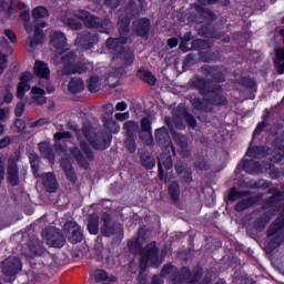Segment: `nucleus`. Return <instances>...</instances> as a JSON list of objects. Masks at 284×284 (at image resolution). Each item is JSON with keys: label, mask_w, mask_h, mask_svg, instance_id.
Masks as SVG:
<instances>
[{"label": "nucleus", "mask_w": 284, "mask_h": 284, "mask_svg": "<svg viewBox=\"0 0 284 284\" xmlns=\"http://www.w3.org/2000/svg\"><path fill=\"white\" fill-rule=\"evenodd\" d=\"M44 239L50 247H63L65 245V239L59 229H51Z\"/></svg>", "instance_id": "4468645a"}, {"label": "nucleus", "mask_w": 284, "mask_h": 284, "mask_svg": "<svg viewBox=\"0 0 284 284\" xmlns=\"http://www.w3.org/2000/svg\"><path fill=\"white\" fill-rule=\"evenodd\" d=\"M75 57L73 52L55 53L53 57L54 65H63V74H83L92 68V64H74Z\"/></svg>", "instance_id": "f257e3e1"}, {"label": "nucleus", "mask_w": 284, "mask_h": 284, "mask_svg": "<svg viewBox=\"0 0 284 284\" xmlns=\"http://www.w3.org/2000/svg\"><path fill=\"white\" fill-rule=\"evenodd\" d=\"M128 43L125 38H109L106 40V48L116 52L114 55L115 61H121L123 65H132L134 63V53L130 49L123 48Z\"/></svg>", "instance_id": "f03ea898"}, {"label": "nucleus", "mask_w": 284, "mask_h": 284, "mask_svg": "<svg viewBox=\"0 0 284 284\" xmlns=\"http://www.w3.org/2000/svg\"><path fill=\"white\" fill-rule=\"evenodd\" d=\"M64 232H70V241L71 243H81L83 241V231H81V226L77 224V222H67L63 226Z\"/></svg>", "instance_id": "dca6fc26"}, {"label": "nucleus", "mask_w": 284, "mask_h": 284, "mask_svg": "<svg viewBox=\"0 0 284 284\" xmlns=\"http://www.w3.org/2000/svg\"><path fill=\"white\" fill-rule=\"evenodd\" d=\"M42 183L47 190V192H57L59 184L57 183V178H54V173L49 172L42 176Z\"/></svg>", "instance_id": "aec40b11"}, {"label": "nucleus", "mask_w": 284, "mask_h": 284, "mask_svg": "<svg viewBox=\"0 0 284 284\" xmlns=\"http://www.w3.org/2000/svg\"><path fill=\"white\" fill-rule=\"evenodd\" d=\"M88 231L93 235L99 234V215H89Z\"/></svg>", "instance_id": "c756f323"}, {"label": "nucleus", "mask_w": 284, "mask_h": 284, "mask_svg": "<svg viewBox=\"0 0 284 284\" xmlns=\"http://www.w3.org/2000/svg\"><path fill=\"white\" fill-rule=\"evenodd\" d=\"M169 196H171L172 201H178L181 196V187L179 186V182L173 181L169 184Z\"/></svg>", "instance_id": "7c9ffc66"}, {"label": "nucleus", "mask_w": 284, "mask_h": 284, "mask_svg": "<svg viewBox=\"0 0 284 284\" xmlns=\"http://www.w3.org/2000/svg\"><path fill=\"white\" fill-rule=\"evenodd\" d=\"M80 148L84 152V154L88 156L89 161H94V154L92 153V151H90V146L88 145L87 142L81 141Z\"/></svg>", "instance_id": "49530a36"}, {"label": "nucleus", "mask_w": 284, "mask_h": 284, "mask_svg": "<svg viewBox=\"0 0 284 284\" xmlns=\"http://www.w3.org/2000/svg\"><path fill=\"white\" fill-rule=\"evenodd\" d=\"M26 112V103L19 102L16 106V116H21Z\"/></svg>", "instance_id": "e2e57ef3"}, {"label": "nucleus", "mask_w": 284, "mask_h": 284, "mask_svg": "<svg viewBox=\"0 0 284 284\" xmlns=\"http://www.w3.org/2000/svg\"><path fill=\"white\" fill-rule=\"evenodd\" d=\"M45 26H48V23H45L44 21H34V37L29 38L27 42V50L29 52H33L34 45H41V43H43L44 38L41 28H45Z\"/></svg>", "instance_id": "1a4fd4ad"}, {"label": "nucleus", "mask_w": 284, "mask_h": 284, "mask_svg": "<svg viewBox=\"0 0 284 284\" xmlns=\"http://www.w3.org/2000/svg\"><path fill=\"white\" fill-rule=\"evenodd\" d=\"M51 45L55 48V50H62V48H65L68 45V38H65V34L61 31H54L51 33Z\"/></svg>", "instance_id": "f3484780"}, {"label": "nucleus", "mask_w": 284, "mask_h": 284, "mask_svg": "<svg viewBox=\"0 0 284 284\" xmlns=\"http://www.w3.org/2000/svg\"><path fill=\"white\" fill-rule=\"evenodd\" d=\"M274 63L277 68L278 74H284V49L280 48L275 51Z\"/></svg>", "instance_id": "c85d7f7f"}, {"label": "nucleus", "mask_w": 284, "mask_h": 284, "mask_svg": "<svg viewBox=\"0 0 284 284\" xmlns=\"http://www.w3.org/2000/svg\"><path fill=\"white\" fill-rule=\"evenodd\" d=\"M142 132H152V121L150 118H143L141 122Z\"/></svg>", "instance_id": "864d4df0"}, {"label": "nucleus", "mask_w": 284, "mask_h": 284, "mask_svg": "<svg viewBox=\"0 0 284 284\" xmlns=\"http://www.w3.org/2000/svg\"><path fill=\"white\" fill-rule=\"evenodd\" d=\"M142 165L144 168H146V170H152V168H154V165H156V161L154 160V158H142Z\"/></svg>", "instance_id": "603ef678"}, {"label": "nucleus", "mask_w": 284, "mask_h": 284, "mask_svg": "<svg viewBox=\"0 0 284 284\" xmlns=\"http://www.w3.org/2000/svg\"><path fill=\"white\" fill-rule=\"evenodd\" d=\"M73 16L77 17V19H80L83 21L84 26L87 28H100L101 27V19L98 17H94L87 10H75L73 12Z\"/></svg>", "instance_id": "9d476101"}, {"label": "nucleus", "mask_w": 284, "mask_h": 284, "mask_svg": "<svg viewBox=\"0 0 284 284\" xmlns=\"http://www.w3.org/2000/svg\"><path fill=\"white\" fill-rule=\"evenodd\" d=\"M94 278H95L97 283L108 281V272H105L103 270H98L94 273Z\"/></svg>", "instance_id": "3c124183"}, {"label": "nucleus", "mask_w": 284, "mask_h": 284, "mask_svg": "<svg viewBox=\"0 0 284 284\" xmlns=\"http://www.w3.org/2000/svg\"><path fill=\"white\" fill-rule=\"evenodd\" d=\"M268 252H274L284 242V215H281L267 231Z\"/></svg>", "instance_id": "20e7f679"}, {"label": "nucleus", "mask_w": 284, "mask_h": 284, "mask_svg": "<svg viewBox=\"0 0 284 284\" xmlns=\"http://www.w3.org/2000/svg\"><path fill=\"white\" fill-rule=\"evenodd\" d=\"M140 270L145 272L148 270V263L152 267H159L163 263L162 258H159V247H156V242H151L148 246L140 253Z\"/></svg>", "instance_id": "39448f33"}, {"label": "nucleus", "mask_w": 284, "mask_h": 284, "mask_svg": "<svg viewBox=\"0 0 284 284\" xmlns=\"http://www.w3.org/2000/svg\"><path fill=\"white\" fill-rule=\"evenodd\" d=\"M125 146L129 152H136V141L134 140V135H131L126 139Z\"/></svg>", "instance_id": "de8ad7c7"}, {"label": "nucleus", "mask_w": 284, "mask_h": 284, "mask_svg": "<svg viewBox=\"0 0 284 284\" xmlns=\"http://www.w3.org/2000/svg\"><path fill=\"white\" fill-rule=\"evenodd\" d=\"M21 270V260L19 257H9L2 263V273L4 276H14Z\"/></svg>", "instance_id": "9b49d317"}, {"label": "nucleus", "mask_w": 284, "mask_h": 284, "mask_svg": "<svg viewBox=\"0 0 284 284\" xmlns=\"http://www.w3.org/2000/svg\"><path fill=\"white\" fill-rule=\"evenodd\" d=\"M7 179L13 187L19 185V165L17 164V160L14 158H10L7 163Z\"/></svg>", "instance_id": "f8f14e48"}, {"label": "nucleus", "mask_w": 284, "mask_h": 284, "mask_svg": "<svg viewBox=\"0 0 284 284\" xmlns=\"http://www.w3.org/2000/svg\"><path fill=\"white\" fill-rule=\"evenodd\" d=\"M278 199H281V195H274L270 200L271 207H272V205H274L273 214H274V212H276V207H281V204H278Z\"/></svg>", "instance_id": "338daca9"}, {"label": "nucleus", "mask_w": 284, "mask_h": 284, "mask_svg": "<svg viewBox=\"0 0 284 284\" xmlns=\"http://www.w3.org/2000/svg\"><path fill=\"white\" fill-rule=\"evenodd\" d=\"M243 170L244 172H247V174H261V172H263V166L254 160H246L243 163Z\"/></svg>", "instance_id": "4be33fe9"}, {"label": "nucleus", "mask_w": 284, "mask_h": 284, "mask_svg": "<svg viewBox=\"0 0 284 284\" xmlns=\"http://www.w3.org/2000/svg\"><path fill=\"white\" fill-rule=\"evenodd\" d=\"M6 179V155L0 154V183Z\"/></svg>", "instance_id": "8fccbe9b"}, {"label": "nucleus", "mask_w": 284, "mask_h": 284, "mask_svg": "<svg viewBox=\"0 0 284 284\" xmlns=\"http://www.w3.org/2000/svg\"><path fill=\"white\" fill-rule=\"evenodd\" d=\"M100 28H103L104 31L102 32H105V34H108V30H111L112 28V22H110V20H101Z\"/></svg>", "instance_id": "69168bd1"}, {"label": "nucleus", "mask_w": 284, "mask_h": 284, "mask_svg": "<svg viewBox=\"0 0 284 284\" xmlns=\"http://www.w3.org/2000/svg\"><path fill=\"white\" fill-rule=\"evenodd\" d=\"M61 166L64 170L67 179H69V181H71V183H77V173H74L72 163H70V161L63 159Z\"/></svg>", "instance_id": "bb28decb"}, {"label": "nucleus", "mask_w": 284, "mask_h": 284, "mask_svg": "<svg viewBox=\"0 0 284 284\" xmlns=\"http://www.w3.org/2000/svg\"><path fill=\"white\" fill-rule=\"evenodd\" d=\"M39 150H40L41 154H43L45 156V159H48V161H50V163H54V151H52V148L50 146V144L48 142L39 143Z\"/></svg>", "instance_id": "cd10ccee"}, {"label": "nucleus", "mask_w": 284, "mask_h": 284, "mask_svg": "<svg viewBox=\"0 0 284 284\" xmlns=\"http://www.w3.org/2000/svg\"><path fill=\"white\" fill-rule=\"evenodd\" d=\"M104 125L105 128H108V130H110V132H113L114 134H116V132H120L121 130V126H119L118 123L114 122V120L104 121Z\"/></svg>", "instance_id": "c03bdc74"}, {"label": "nucleus", "mask_w": 284, "mask_h": 284, "mask_svg": "<svg viewBox=\"0 0 284 284\" xmlns=\"http://www.w3.org/2000/svg\"><path fill=\"white\" fill-rule=\"evenodd\" d=\"M209 103L207 100L201 101L199 98L192 100L193 108H195V110H201L202 112H212V108L207 106Z\"/></svg>", "instance_id": "72a5a7b5"}, {"label": "nucleus", "mask_w": 284, "mask_h": 284, "mask_svg": "<svg viewBox=\"0 0 284 284\" xmlns=\"http://www.w3.org/2000/svg\"><path fill=\"white\" fill-rule=\"evenodd\" d=\"M118 27L121 34H125L130 32V19L129 18H121L118 22Z\"/></svg>", "instance_id": "ea45409f"}, {"label": "nucleus", "mask_w": 284, "mask_h": 284, "mask_svg": "<svg viewBox=\"0 0 284 284\" xmlns=\"http://www.w3.org/2000/svg\"><path fill=\"white\" fill-rule=\"evenodd\" d=\"M124 132H126L128 136H134L139 131V124L134 121H128L123 125Z\"/></svg>", "instance_id": "f704fd0d"}, {"label": "nucleus", "mask_w": 284, "mask_h": 284, "mask_svg": "<svg viewBox=\"0 0 284 284\" xmlns=\"http://www.w3.org/2000/svg\"><path fill=\"white\" fill-rule=\"evenodd\" d=\"M267 150L263 146H253L247 151L248 156H253V159H263V156H267Z\"/></svg>", "instance_id": "2f4dec72"}, {"label": "nucleus", "mask_w": 284, "mask_h": 284, "mask_svg": "<svg viewBox=\"0 0 284 284\" xmlns=\"http://www.w3.org/2000/svg\"><path fill=\"white\" fill-rule=\"evenodd\" d=\"M155 139L159 145L162 148H170L173 154H176L174 146L172 145V139H170V133L168 132V128L163 126L155 131Z\"/></svg>", "instance_id": "2eb2a0df"}, {"label": "nucleus", "mask_w": 284, "mask_h": 284, "mask_svg": "<svg viewBox=\"0 0 284 284\" xmlns=\"http://www.w3.org/2000/svg\"><path fill=\"white\" fill-rule=\"evenodd\" d=\"M12 143V138L10 136H4L0 140V150H3L4 148H8Z\"/></svg>", "instance_id": "0e129e2a"}, {"label": "nucleus", "mask_w": 284, "mask_h": 284, "mask_svg": "<svg viewBox=\"0 0 284 284\" xmlns=\"http://www.w3.org/2000/svg\"><path fill=\"white\" fill-rule=\"evenodd\" d=\"M203 276V268L195 267L193 274L190 273V268L182 267L181 272L175 273L172 278L173 284H183V282L187 281L189 283H194V281H199Z\"/></svg>", "instance_id": "423d86ee"}, {"label": "nucleus", "mask_w": 284, "mask_h": 284, "mask_svg": "<svg viewBox=\"0 0 284 284\" xmlns=\"http://www.w3.org/2000/svg\"><path fill=\"white\" fill-rule=\"evenodd\" d=\"M13 125L17 133L23 132V130H26V122L21 119L16 120Z\"/></svg>", "instance_id": "13d9d810"}, {"label": "nucleus", "mask_w": 284, "mask_h": 284, "mask_svg": "<svg viewBox=\"0 0 284 284\" xmlns=\"http://www.w3.org/2000/svg\"><path fill=\"white\" fill-rule=\"evenodd\" d=\"M166 125L170 128L171 131L174 130V125L178 130H185V124L181 121V118H174L173 121L170 119H165Z\"/></svg>", "instance_id": "e433bc0d"}, {"label": "nucleus", "mask_w": 284, "mask_h": 284, "mask_svg": "<svg viewBox=\"0 0 284 284\" xmlns=\"http://www.w3.org/2000/svg\"><path fill=\"white\" fill-rule=\"evenodd\" d=\"M212 97L213 99L210 100V103H212L213 105H225V103H227V99L221 95V93H217Z\"/></svg>", "instance_id": "79ce46f5"}, {"label": "nucleus", "mask_w": 284, "mask_h": 284, "mask_svg": "<svg viewBox=\"0 0 284 284\" xmlns=\"http://www.w3.org/2000/svg\"><path fill=\"white\" fill-rule=\"evenodd\" d=\"M274 204H272L271 206V210H270V213H265V216L262 217L261 220V227H265V225H267V223H270V219H272V216H274Z\"/></svg>", "instance_id": "5fc2aeb1"}, {"label": "nucleus", "mask_w": 284, "mask_h": 284, "mask_svg": "<svg viewBox=\"0 0 284 284\" xmlns=\"http://www.w3.org/2000/svg\"><path fill=\"white\" fill-rule=\"evenodd\" d=\"M282 152H283V154L282 153H277L276 155H274L271 159V161H273V163H283V161H284V146L282 149Z\"/></svg>", "instance_id": "774afa93"}, {"label": "nucleus", "mask_w": 284, "mask_h": 284, "mask_svg": "<svg viewBox=\"0 0 284 284\" xmlns=\"http://www.w3.org/2000/svg\"><path fill=\"white\" fill-rule=\"evenodd\" d=\"M163 168L165 170H172V155H170V153H166L165 155L162 154L159 158V172L161 179H163Z\"/></svg>", "instance_id": "b1692460"}, {"label": "nucleus", "mask_w": 284, "mask_h": 284, "mask_svg": "<svg viewBox=\"0 0 284 284\" xmlns=\"http://www.w3.org/2000/svg\"><path fill=\"white\" fill-rule=\"evenodd\" d=\"M6 68H8V58L6 54L0 53V75L6 72Z\"/></svg>", "instance_id": "4d7b16f0"}, {"label": "nucleus", "mask_w": 284, "mask_h": 284, "mask_svg": "<svg viewBox=\"0 0 284 284\" xmlns=\"http://www.w3.org/2000/svg\"><path fill=\"white\" fill-rule=\"evenodd\" d=\"M138 77L142 79V81H144L145 83H149V85H154L156 83V78H154L152 72L148 70H144V69L140 70L138 72Z\"/></svg>", "instance_id": "473e14b6"}, {"label": "nucleus", "mask_w": 284, "mask_h": 284, "mask_svg": "<svg viewBox=\"0 0 284 284\" xmlns=\"http://www.w3.org/2000/svg\"><path fill=\"white\" fill-rule=\"evenodd\" d=\"M254 197H247L246 200H243L242 202L237 203L235 210L237 212H243V210H247V207H251V205H254Z\"/></svg>", "instance_id": "58836bf2"}, {"label": "nucleus", "mask_w": 284, "mask_h": 284, "mask_svg": "<svg viewBox=\"0 0 284 284\" xmlns=\"http://www.w3.org/2000/svg\"><path fill=\"white\" fill-rule=\"evenodd\" d=\"M97 43H99V34L90 33L88 31L79 33L75 39V45L82 48V50H91Z\"/></svg>", "instance_id": "0eeeda50"}, {"label": "nucleus", "mask_w": 284, "mask_h": 284, "mask_svg": "<svg viewBox=\"0 0 284 284\" xmlns=\"http://www.w3.org/2000/svg\"><path fill=\"white\" fill-rule=\"evenodd\" d=\"M140 139L144 145H152V131H142Z\"/></svg>", "instance_id": "a18cd8bd"}, {"label": "nucleus", "mask_w": 284, "mask_h": 284, "mask_svg": "<svg viewBox=\"0 0 284 284\" xmlns=\"http://www.w3.org/2000/svg\"><path fill=\"white\" fill-rule=\"evenodd\" d=\"M63 23L72 28V30H81L83 24L74 19H62Z\"/></svg>", "instance_id": "37998d69"}, {"label": "nucleus", "mask_w": 284, "mask_h": 284, "mask_svg": "<svg viewBox=\"0 0 284 284\" xmlns=\"http://www.w3.org/2000/svg\"><path fill=\"white\" fill-rule=\"evenodd\" d=\"M31 93L33 94L32 101L36 102L37 105H44V103H47L48 99L45 98V90L39 87H33Z\"/></svg>", "instance_id": "5701e85b"}, {"label": "nucleus", "mask_w": 284, "mask_h": 284, "mask_svg": "<svg viewBox=\"0 0 284 284\" xmlns=\"http://www.w3.org/2000/svg\"><path fill=\"white\" fill-rule=\"evenodd\" d=\"M34 81V74L31 72H26L20 77V82L17 87V97L18 99H23L26 92L30 91V83Z\"/></svg>", "instance_id": "ddd939ff"}, {"label": "nucleus", "mask_w": 284, "mask_h": 284, "mask_svg": "<svg viewBox=\"0 0 284 284\" xmlns=\"http://www.w3.org/2000/svg\"><path fill=\"white\" fill-rule=\"evenodd\" d=\"M184 119L190 128H196V119L194 118V115L190 113H184Z\"/></svg>", "instance_id": "6e6d98bb"}, {"label": "nucleus", "mask_w": 284, "mask_h": 284, "mask_svg": "<svg viewBox=\"0 0 284 284\" xmlns=\"http://www.w3.org/2000/svg\"><path fill=\"white\" fill-rule=\"evenodd\" d=\"M33 70L40 79H44V81L48 83L50 81V68L48 67L47 63L43 61H37Z\"/></svg>", "instance_id": "a211bd4d"}, {"label": "nucleus", "mask_w": 284, "mask_h": 284, "mask_svg": "<svg viewBox=\"0 0 284 284\" xmlns=\"http://www.w3.org/2000/svg\"><path fill=\"white\" fill-rule=\"evenodd\" d=\"M133 30L136 32L138 37H145V34L150 32V20L146 18L136 20L133 23Z\"/></svg>", "instance_id": "6ab92c4d"}, {"label": "nucleus", "mask_w": 284, "mask_h": 284, "mask_svg": "<svg viewBox=\"0 0 284 284\" xmlns=\"http://www.w3.org/2000/svg\"><path fill=\"white\" fill-rule=\"evenodd\" d=\"M174 141L180 148V153L182 156L187 158L190 156V151L187 150V138L180 133H174Z\"/></svg>", "instance_id": "412c9836"}, {"label": "nucleus", "mask_w": 284, "mask_h": 284, "mask_svg": "<svg viewBox=\"0 0 284 284\" xmlns=\"http://www.w3.org/2000/svg\"><path fill=\"white\" fill-rule=\"evenodd\" d=\"M47 123H48V120L41 118L34 122H31L30 128H43V125H45Z\"/></svg>", "instance_id": "052dcab7"}, {"label": "nucleus", "mask_w": 284, "mask_h": 284, "mask_svg": "<svg viewBox=\"0 0 284 284\" xmlns=\"http://www.w3.org/2000/svg\"><path fill=\"white\" fill-rule=\"evenodd\" d=\"M84 89H85V84L83 83V80L79 78H73L69 82L68 90L72 94H79V92H83Z\"/></svg>", "instance_id": "a878e982"}, {"label": "nucleus", "mask_w": 284, "mask_h": 284, "mask_svg": "<svg viewBox=\"0 0 284 284\" xmlns=\"http://www.w3.org/2000/svg\"><path fill=\"white\" fill-rule=\"evenodd\" d=\"M176 174L180 176L183 183H192V171L182 164L175 166Z\"/></svg>", "instance_id": "393cba45"}, {"label": "nucleus", "mask_w": 284, "mask_h": 284, "mask_svg": "<svg viewBox=\"0 0 284 284\" xmlns=\"http://www.w3.org/2000/svg\"><path fill=\"white\" fill-rule=\"evenodd\" d=\"M103 221V227L101 230L103 236H114L116 234L118 236L123 235V226L121 224H113L112 219L106 213L102 216Z\"/></svg>", "instance_id": "6e6552de"}, {"label": "nucleus", "mask_w": 284, "mask_h": 284, "mask_svg": "<svg viewBox=\"0 0 284 284\" xmlns=\"http://www.w3.org/2000/svg\"><path fill=\"white\" fill-rule=\"evenodd\" d=\"M81 132L94 150H108L110 143H112V135L110 133L102 132L97 134L94 129H92V124H83Z\"/></svg>", "instance_id": "7ed1b4c3"}, {"label": "nucleus", "mask_w": 284, "mask_h": 284, "mask_svg": "<svg viewBox=\"0 0 284 284\" xmlns=\"http://www.w3.org/2000/svg\"><path fill=\"white\" fill-rule=\"evenodd\" d=\"M71 152L73 156L77 159L79 165H81V168H84V170H88V161L85 160L83 154H81V151L78 148H74Z\"/></svg>", "instance_id": "c9c22d12"}, {"label": "nucleus", "mask_w": 284, "mask_h": 284, "mask_svg": "<svg viewBox=\"0 0 284 284\" xmlns=\"http://www.w3.org/2000/svg\"><path fill=\"white\" fill-rule=\"evenodd\" d=\"M247 193L236 191L235 189H232L229 193L230 201H236L237 199H243Z\"/></svg>", "instance_id": "09e8293b"}, {"label": "nucleus", "mask_w": 284, "mask_h": 284, "mask_svg": "<svg viewBox=\"0 0 284 284\" xmlns=\"http://www.w3.org/2000/svg\"><path fill=\"white\" fill-rule=\"evenodd\" d=\"M72 134L70 132H58L54 134L55 141H61L62 139H70Z\"/></svg>", "instance_id": "680f3d73"}, {"label": "nucleus", "mask_w": 284, "mask_h": 284, "mask_svg": "<svg viewBox=\"0 0 284 284\" xmlns=\"http://www.w3.org/2000/svg\"><path fill=\"white\" fill-rule=\"evenodd\" d=\"M4 36L7 37V39H9V41H11V43H17V34H14L13 30L6 29Z\"/></svg>", "instance_id": "bf43d9fd"}, {"label": "nucleus", "mask_w": 284, "mask_h": 284, "mask_svg": "<svg viewBox=\"0 0 284 284\" xmlns=\"http://www.w3.org/2000/svg\"><path fill=\"white\" fill-rule=\"evenodd\" d=\"M49 12L45 7H37L32 10V17L33 19H45L48 17Z\"/></svg>", "instance_id": "4c0bfd02"}, {"label": "nucleus", "mask_w": 284, "mask_h": 284, "mask_svg": "<svg viewBox=\"0 0 284 284\" xmlns=\"http://www.w3.org/2000/svg\"><path fill=\"white\" fill-rule=\"evenodd\" d=\"M89 90L90 92H99V88H100V84H99V77L97 75H93L89 79Z\"/></svg>", "instance_id": "a19ab883"}]
</instances>
